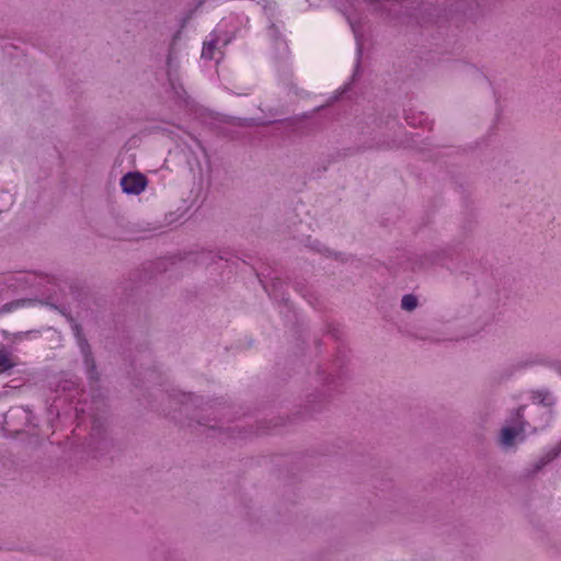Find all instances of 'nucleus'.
<instances>
[{
    "label": "nucleus",
    "mask_w": 561,
    "mask_h": 561,
    "mask_svg": "<svg viewBox=\"0 0 561 561\" xmlns=\"http://www.w3.org/2000/svg\"><path fill=\"white\" fill-rule=\"evenodd\" d=\"M265 288H267V287L265 286ZM266 291H267L268 296L273 295L268 289H266Z\"/></svg>",
    "instance_id": "6e6552de"
},
{
    "label": "nucleus",
    "mask_w": 561,
    "mask_h": 561,
    "mask_svg": "<svg viewBox=\"0 0 561 561\" xmlns=\"http://www.w3.org/2000/svg\"><path fill=\"white\" fill-rule=\"evenodd\" d=\"M147 185V180L140 173H128L121 180L123 192L127 194H140Z\"/></svg>",
    "instance_id": "f03ea898"
},
{
    "label": "nucleus",
    "mask_w": 561,
    "mask_h": 561,
    "mask_svg": "<svg viewBox=\"0 0 561 561\" xmlns=\"http://www.w3.org/2000/svg\"><path fill=\"white\" fill-rule=\"evenodd\" d=\"M520 410L516 413L517 419L512 425H505L500 435V443L503 447H512L515 444V440L522 436L525 431L524 423L520 419Z\"/></svg>",
    "instance_id": "f257e3e1"
},
{
    "label": "nucleus",
    "mask_w": 561,
    "mask_h": 561,
    "mask_svg": "<svg viewBox=\"0 0 561 561\" xmlns=\"http://www.w3.org/2000/svg\"><path fill=\"white\" fill-rule=\"evenodd\" d=\"M41 279H42V277H39V276H38V278L35 280V283H34V285H33V286H35L36 284H37V285H41V282H37V280H41Z\"/></svg>",
    "instance_id": "0eeeda50"
},
{
    "label": "nucleus",
    "mask_w": 561,
    "mask_h": 561,
    "mask_svg": "<svg viewBox=\"0 0 561 561\" xmlns=\"http://www.w3.org/2000/svg\"><path fill=\"white\" fill-rule=\"evenodd\" d=\"M10 355L4 350H0V374L13 367Z\"/></svg>",
    "instance_id": "39448f33"
},
{
    "label": "nucleus",
    "mask_w": 561,
    "mask_h": 561,
    "mask_svg": "<svg viewBox=\"0 0 561 561\" xmlns=\"http://www.w3.org/2000/svg\"><path fill=\"white\" fill-rule=\"evenodd\" d=\"M38 278V275L34 273H24L19 272L12 275H9L5 278V283L10 289L13 291L25 289L27 287H33L35 280Z\"/></svg>",
    "instance_id": "7ed1b4c3"
},
{
    "label": "nucleus",
    "mask_w": 561,
    "mask_h": 561,
    "mask_svg": "<svg viewBox=\"0 0 561 561\" xmlns=\"http://www.w3.org/2000/svg\"><path fill=\"white\" fill-rule=\"evenodd\" d=\"M216 46L217 39H210L206 42L202 50V57L205 59H214Z\"/></svg>",
    "instance_id": "20e7f679"
},
{
    "label": "nucleus",
    "mask_w": 561,
    "mask_h": 561,
    "mask_svg": "<svg viewBox=\"0 0 561 561\" xmlns=\"http://www.w3.org/2000/svg\"><path fill=\"white\" fill-rule=\"evenodd\" d=\"M417 306V299L413 295H405L401 300V307L404 310L412 311Z\"/></svg>",
    "instance_id": "423d86ee"
}]
</instances>
